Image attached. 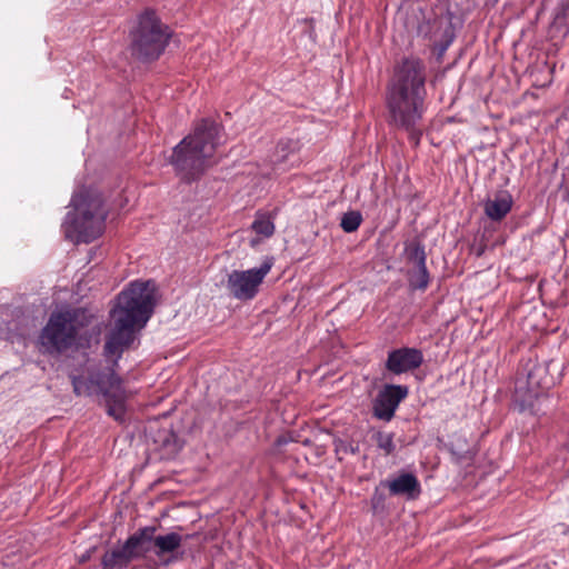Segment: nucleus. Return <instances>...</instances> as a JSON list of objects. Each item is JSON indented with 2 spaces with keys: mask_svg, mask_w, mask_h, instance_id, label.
<instances>
[{
  "mask_svg": "<svg viewBox=\"0 0 569 569\" xmlns=\"http://www.w3.org/2000/svg\"><path fill=\"white\" fill-rule=\"evenodd\" d=\"M154 308V284L151 281H133L117 297L110 311L111 329L106 337L103 353L112 361L109 368L90 367L87 376H71L77 396H98L108 416L123 421L127 411V392L114 367L146 327Z\"/></svg>",
  "mask_w": 569,
  "mask_h": 569,
  "instance_id": "obj_1",
  "label": "nucleus"
},
{
  "mask_svg": "<svg viewBox=\"0 0 569 569\" xmlns=\"http://www.w3.org/2000/svg\"><path fill=\"white\" fill-rule=\"evenodd\" d=\"M425 83L426 72L422 61L407 58L397 67L387 94L390 123L407 131L415 143L419 142L421 131L417 126L426 110Z\"/></svg>",
  "mask_w": 569,
  "mask_h": 569,
  "instance_id": "obj_2",
  "label": "nucleus"
},
{
  "mask_svg": "<svg viewBox=\"0 0 569 569\" xmlns=\"http://www.w3.org/2000/svg\"><path fill=\"white\" fill-rule=\"evenodd\" d=\"M220 132L221 128L217 122L202 119L192 133L173 148L169 161L183 180L196 179L214 162Z\"/></svg>",
  "mask_w": 569,
  "mask_h": 569,
  "instance_id": "obj_3",
  "label": "nucleus"
},
{
  "mask_svg": "<svg viewBox=\"0 0 569 569\" xmlns=\"http://www.w3.org/2000/svg\"><path fill=\"white\" fill-rule=\"evenodd\" d=\"M69 208L62 223L67 239L74 243H89L102 234L108 209L98 189L92 187L77 189Z\"/></svg>",
  "mask_w": 569,
  "mask_h": 569,
  "instance_id": "obj_4",
  "label": "nucleus"
},
{
  "mask_svg": "<svg viewBox=\"0 0 569 569\" xmlns=\"http://www.w3.org/2000/svg\"><path fill=\"white\" fill-rule=\"evenodd\" d=\"M131 51L140 60H154L164 51L170 32L153 10L141 12L130 32Z\"/></svg>",
  "mask_w": 569,
  "mask_h": 569,
  "instance_id": "obj_5",
  "label": "nucleus"
},
{
  "mask_svg": "<svg viewBox=\"0 0 569 569\" xmlns=\"http://www.w3.org/2000/svg\"><path fill=\"white\" fill-rule=\"evenodd\" d=\"M76 312L73 310L53 311L37 339L40 353L59 356L71 348L77 339Z\"/></svg>",
  "mask_w": 569,
  "mask_h": 569,
  "instance_id": "obj_6",
  "label": "nucleus"
},
{
  "mask_svg": "<svg viewBox=\"0 0 569 569\" xmlns=\"http://www.w3.org/2000/svg\"><path fill=\"white\" fill-rule=\"evenodd\" d=\"M273 266V259L267 257L259 267L248 270H233L228 276L227 289L238 300H251L256 297L259 286Z\"/></svg>",
  "mask_w": 569,
  "mask_h": 569,
  "instance_id": "obj_7",
  "label": "nucleus"
},
{
  "mask_svg": "<svg viewBox=\"0 0 569 569\" xmlns=\"http://www.w3.org/2000/svg\"><path fill=\"white\" fill-rule=\"evenodd\" d=\"M151 530H138L123 545L104 552L101 559L103 569H124L129 563L143 557V543L150 539Z\"/></svg>",
  "mask_w": 569,
  "mask_h": 569,
  "instance_id": "obj_8",
  "label": "nucleus"
},
{
  "mask_svg": "<svg viewBox=\"0 0 569 569\" xmlns=\"http://www.w3.org/2000/svg\"><path fill=\"white\" fill-rule=\"evenodd\" d=\"M139 530H151L150 539L143 543V556L150 551H153L160 559L168 556L164 565L178 560L177 551L183 542V537L180 533L172 531L156 536L157 528L153 526L143 527Z\"/></svg>",
  "mask_w": 569,
  "mask_h": 569,
  "instance_id": "obj_9",
  "label": "nucleus"
},
{
  "mask_svg": "<svg viewBox=\"0 0 569 569\" xmlns=\"http://www.w3.org/2000/svg\"><path fill=\"white\" fill-rule=\"evenodd\" d=\"M408 388L400 385H387L379 391L373 401V415L378 419L389 421L395 416L399 403L407 397Z\"/></svg>",
  "mask_w": 569,
  "mask_h": 569,
  "instance_id": "obj_10",
  "label": "nucleus"
},
{
  "mask_svg": "<svg viewBox=\"0 0 569 569\" xmlns=\"http://www.w3.org/2000/svg\"><path fill=\"white\" fill-rule=\"evenodd\" d=\"M423 362L421 350L416 348H399L388 353L386 368L395 375H401L419 368Z\"/></svg>",
  "mask_w": 569,
  "mask_h": 569,
  "instance_id": "obj_11",
  "label": "nucleus"
},
{
  "mask_svg": "<svg viewBox=\"0 0 569 569\" xmlns=\"http://www.w3.org/2000/svg\"><path fill=\"white\" fill-rule=\"evenodd\" d=\"M300 142L297 139H280L270 156V163L274 172H283L297 166L300 161L298 154Z\"/></svg>",
  "mask_w": 569,
  "mask_h": 569,
  "instance_id": "obj_12",
  "label": "nucleus"
},
{
  "mask_svg": "<svg viewBox=\"0 0 569 569\" xmlns=\"http://www.w3.org/2000/svg\"><path fill=\"white\" fill-rule=\"evenodd\" d=\"M380 487L388 488L391 496H402L408 500H413L421 493L420 482L411 472H400L392 478L381 481Z\"/></svg>",
  "mask_w": 569,
  "mask_h": 569,
  "instance_id": "obj_13",
  "label": "nucleus"
},
{
  "mask_svg": "<svg viewBox=\"0 0 569 569\" xmlns=\"http://www.w3.org/2000/svg\"><path fill=\"white\" fill-rule=\"evenodd\" d=\"M408 258L416 264V271L410 277V286L413 289L425 290L429 284V272L426 266L425 247L421 243H415L409 248Z\"/></svg>",
  "mask_w": 569,
  "mask_h": 569,
  "instance_id": "obj_14",
  "label": "nucleus"
},
{
  "mask_svg": "<svg viewBox=\"0 0 569 569\" xmlns=\"http://www.w3.org/2000/svg\"><path fill=\"white\" fill-rule=\"evenodd\" d=\"M512 203L511 194L508 191H500L493 199L485 202V213L492 221H501L510 212Z\"/></svg>",
  "mask_w": 569,
  "mask_h": 569,
  "instance_id": "obj_15",
  "label": "nucleus"
},
{
  "mask_svg": "<svg viewBox=\"0 0 569 569\" xmlns=\"http://www.w3.org/2000/svg\"><path fill=\"white\" fill-rule=\"evenodd\" d=\"M362 222V216L359 211L351 210L343 213L340 227L345 232L351 233L355 232Z\"/></svg>",
  "mask_w": 569,
  "mask_h": 569,
  "instance_id": "obj_16",
  "label": "nucleus"
},
{
  "mask_svg": "<svg viewBox=\"0 0 569 569\" xmlns=\"http://www.w3.org/2000/svg\"><path fill=\"white\" fill-rule=\"evenodd\" d=\"M252 230L262 237H271L274 232V224L270 217L259 216L252 222Z\"/></svg>",
  "mask_w": 569,
  "mask_h": 569,
  "instance_id": "obj_17",
  "label": "nucleus"
},
{
  "mask_svg": "<svg viewBox=\"0 0 569 569\" xmlns=\"http://www.w3.org/2000/svg\"><path fill=\"white\" fill-rule=\"evenodd\" d=\"M376 441L379 449L383 450L385 455H391L395 449L393 433L379 431L376 433Z\"/></svg>",
  "mask_w": 569,
  "mask_h": 569,
  "instance_id": "obj_18",
  "label": "nucleus"
},
{
  "mask_svg": "<svg viewBox=\"0 0 569 569\" xmlns=\"http://www.w3.org/2000/svg\"><path fill=\"white\" fill-rule=\"evenodd\" d=\"M370 502L375 513L386 510V495L380 490V486L375 489Z\"/></svg>",
  "mask_w": 569,
  "mask_h": 569,
  "instance_id": "obj_19",
  "label": "nucleus"
},
{
  "mask_svg": "<svg viewBox=\"0 0 569 569\" xmlns=\"http://www.w3.org/2000/svg\"><path fill=\"white\" fill-rule=\"evenodd\" d=\"M356 450H357V449H356V448H352V447H351V449H350V451H351L352 453H355V452H356Z\"/></svg>",
  "mask_w": 569,
  "mask_h": 569,
  "instance_id": "obj_20",
  "label": "nucleus"
},
{
  "mask_svg": "<svg viewBox=\"0 0 569 569\" xmlns=\"http://www.w3.org/2000/svg\"><path fill=\"white\" fill-rule=\"evenodd\" d=\"M567 7H568V9H569V0H567Z\"/></svg>",
  "mask_w": 569,
  "mask_h": 569,
  "instance_id": "obj_21",
  "label": "nucleus"
}]
</instances>
